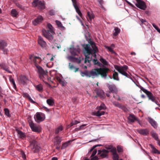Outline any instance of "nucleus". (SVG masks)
<instances>
[{
	"label": "nucleus",
	"instance_id": "22",
	"mask_svg": "<svg viewBox=\"0 0 160 160\" xmlns=\"http://www.w3.org/2000/svg\"><path fill=\"white\" fill-rule=\"evenodd\" d=\"M148 119L149 122L153 127L154 128H156L157 127V122L154 120L152 118L150 117H148Z\"/></svg>",
	"mask_w": 160,
	"mask_h": 160
},
{
	"label": "nucleus",
	"instance_id": "52",
	"mask_svg": "<svg viewBox=\"0 0 160 160\" xmlns=\"http://www.w3.org/2000/svg\"><path fill=\"white\" fill-rule=\"evenodd\" d=\"M20 154L23 159H25L26 158V154L24 151H21L20 152Z\"/></svg>",
	"mask_w": 160,
	"mask_h": 160
},
{
	"label": "nucleus",
	"instance_id": "21",
	"mask_svg": "<svg viewBox=\"0 0 160 160\" xmlns=\"http://www.w3.org/2000/svg\"><path fill=\"white\" fill-rule=\"evenodd\" d=\"M108 88L110 92L115 93H117L118 92V90L116 86L114 84L110 85L108 86Z\"/></svg>",
	"mask_w": 160,
	"mask_h": 160
},
{
	"label": "nucleus",
	"instance_id": "18",
	"mask_svg": "<svg viewBox=\"0 0 160 160\" xmlns=\"http://www.w3.org/2000/svg\"><path fill=\"white\" fill-rule=\"evenodd\" d=\"M96 93L97 96L102 99H104L105 97L104 92L101 89H98Z\"/></svg>",
	"mask_w": 160,
	"mask_h": 160
},
{
	"label": "nucleus",
	"instance_id": "20",
	"mask_svg": "<svg viewBox=\"0 0 160 160\" xmlns=\"http://www.w3.org/2000/svg\"><path fill=\"white\" fill-rule=\"evenodd\" d=\"M72 1L73 3V6L74 7L76 12L80 17H81V15H82V13L76 4V0H72Z\"/></svg>",
	"mask_w": 160,
	"mask_h": 160
},
{
	"label": "nucleus",
	"instance_id": "5",
	"mask_svg": "<svg viewBox=\"0 0 160 160\" xmlns=\"http://www.w3.org/2000/svg\"><path fill=\"white\" fill-rule=\"evenodd\" d=\"M30 138V139H29V142L30 143L29 146L30 148L34 153L38 152L40 148L39 146L38 145L36 141L33 139L34 137L33 136H31Z\"/></svg>",
	"mask_w": 160,
	"mask_h": 160
},
{
	"label": "nucleus",
	"instance_id": "38",
	"mask_svg": "<svg viewBox=\"0 0 160 160\" xmlns=\"http://www.w3.org/2000/svg\"><path fill=\"white\" fill-rule=\"evenodd\" d=\"M151 134L152 137L154 138L156 140L158 141L159 140L158 135L154 131L152 132Z\"/></svg>",
	"mask_w": 160,
	"mask_h": 160
},
{
	"label": "nucleus",
	"instance_id": "63",
	"mask_svg": "<svg viewBox=\"0 0 160 160\" xmlns=\"http://www.w3.org/2000/svg\"><path fill=\"white\" fill-rule=\"evenodd\" d=\"M17 6L20 8L22 9V6L19 4H17Z\"/></svg>",
	"mask_w": 160,
	"mask_h": 160
},
{
	"label": "nucleus",
	"instance_id": "64",
	"mask_svg": "<svg viewBox=\"0 0 160 160\" xmlns=\"http://www.w3.org/2000/svg\"><path fill=\"white\" fill-rule=\"evenodd\" d=\"M98 66H99L100 67H101V66H103L102 64L101 63H100V62H98V64H97Z\"/></svg>",
	"mask_w": 160,
	"mask_h": 160
},
{
	"label": "nucleus",
	"instance_id": "47",
	"mask_svg": "<svg viewBox=\"0 0 160 160\" xmlns=\"http://www.w3.org/2000/svg\"><path fill=\"white\" fill-rule=\"evenodd\" d=\"M5 114L7 116L9 117L10 115L9 113V111L8 109L6 108L4 109Z\"/></svg>",
	"mask_w": 160,
	"mask_h": 160
},
{
	"label": "nucleus",
	"instance_id": "36",
	"mask_svg": "<svg viewBox=\"0 0 160 160\" xmlns=\"http://www.w3.org/2000/svg\"><path fill=\"white\" fill-rule=\"evenodd\" d=\"M47 103L49 106H52L54 105V102L52 99H48L47 100Z\"/></svg>",
	"mask_w": 160,
	"mask_h": 160
},
{
	"label": "nucleus",
	"instance_id": "50",
	"mask_svg": "<svg viewBox=\"0 0 160 160\" xmlns=\"http://www.w3.org/2000/svg\"><path fill=\"white\" fill-rule=\"evenodd\" d=\"M117 149L118 151V152H123V148L122 147L120 146H118L117 147Z\"/></svg>",
	"mask_w": 160,
	"mask_h": 160
},
{
	"label": "nucleus",
	"instance_id": "13",
	"mask_svg": "<svg viewBox=\"0 0 160 160\" xmlns=\"http://www.w3.org/2000/svg\"><path fill=\"white\" fill-rule=\"evenodd\" d=\"M110 151L104 149L102 150H98V154L102 158H108V154Z\"/></svg>",
	"mask_w": 160,
	"mask_h": 160
},
{
	"label": "nucleus",
	"instance_id": "16",
	"mask_svg": "<svg viewBox=\"0 0 160 160\" xmlns=\"http://www.w3.org/2000/svg\"><path fill=\"white\" fill-rule=\"evenodd\" d=\"M135 5L138 8L143 10H145L147 8L145 2L142 1L136 3Z\"/></svg>",
	"mask_w": 160,
	"mask_h": 160
},
{
	"label": "nucleus",
	"instance_id": "54",
	"mask_svg": "<svg viewBox=\"0 0 160 160\" xmlns=\"http://www.w3.org/2000/svg\"><path fill=\"white\" fill-rule=\"evenodd\" d=\"M49 13L50 15L52 16L55 14V13L54 11L53 10H51L49 11Z\"/></svg>",
	"mask_w": 160,
	"mask_h": 160
},
{
	"label": "nucleus",
	"instance_id": "19",
	"mask_svg": "<svg viewBox=\"0 0 160 160\" xmlns=\"http://www.w3.org/2000/svg\"><path fill=\"white\" fill-rule=\"evenodd\" d=\"M38 42L39 44L42 48H45L47 45L46 42L44 41L43 38L41 36L38 37Z\"/></svg>",
	"mask_w": 160,
	"mask_h": 160
},
{
	"label": "nucleus",
	"instance_id": "46",
	"mask_svg": "<svg viewBox=\"0 0 160 160\" xmlns=\"http://www.w3.org/2000/svg\"><path fill=\"white\" fill-rule=\"evenodd\" d=\"M9 80L12 83V84L13 85V87L14 88H16V85L14 81V79L10 77L9 78Z\"/></svg>",
	"mask_w": 160,
	"mask_h": 160
},
{
	"label": "nucleus",
	"instance_id": "53",
	"mask_svg": "<svg viewBox=\"0 0 160 160\" xmlns=\"http://www.w3.org/2000/svg\"><path fill=\"white\" fill-rule=\"evenodd\" d=\"M106 148L107 149V150H110L111 152H112V149L113 148L112 147L110 146H106Z\"/></svg>",
	"mask_w": 160,
	"mask_h": 160
},
{
	"label": "nucleus",
	"instance_id": "57",
	"mask_svg": "<svg viewBox=\"0 0 160 160\" xmlns=\"http://www.w3.org/2000/svg\"><path fill=\"white\" fill-rule=\"evenodd\" d=\"M97 152V150L96 149L94 150L93 152L91 155V157H93L95 156V155L96 154Z\"/></svg>",
	"mask_w": 160,
	"mask_h": 160
},
{
	"label": "nucleus",
	"instance_id": "27",
	"mask_svg": "<svg viewBox=\"0 0 160 160\" xmlns=\"http://www.w3.org/2000/svg\"><path fill=\"white\" fill-rule=\"evenodd\" d=\"M150 146L152 153L160 154V152L153 145L151 144Z\"/></svg>",
	"mask_w": 160,
	"mask_h": 160
},
{
	"label": "nucleus",
	"instance_id": "10",
	"mask_svg": "<svg viewBox=\"0 0 160 160\" xmlns=\"http://www.w3.org/2000/svg\"><path fill=\"white\" fill-rule=\"evenodd\" d=\"M34 118L36 122L38 123L43 121L45 118V116L42 113L37 112L35 115Z\"/></svg>",
	"mask_w": 160,
	"mask_h": 160
},
{
	"label": "nucleus",
	"instance_id": "15",
	"mask_svg": "<svg viewBox=\"0 0 160 160\" xmlns=\"http://www.w3.org/2000/svg\"><path fill=\"white\" fill-rule=\"evenodd\" d=\"M114 68L118 72H121V71H126L128 68V66L125 65L123 66H118L115 65L114 66Z\"/></svg>",
	"mask_w": 160,
	"mask_h": 160
},
{
	"label": "nucleus",
	"instance_id": "41",
	"mask_svg": "<svg viewBox=\"0 0 160 160\" xmlns=\"http://www.w3.org/2000/svg\"><path fill=\"white\" fill-rule=\"evenodd\" d=\"M70 141H69L67 142H66L63 143L62 145L61 149H63L66 148V147H67L68 146L69 144L70 143Z\"/></svg>",
	"mask_w": 160,
	"mask_h": 160
},
{
	"label": "nucleus",
	"instance_id": "6",
	"mask_svg": "<svg viewBox=\"0 0 160 160\" xmlns=\"http://www.w3.org/2000/svg\"><path fill=\"white\" fill-rule=\"evenodd\" d=\"M140 88L141 90L142 91L147 95L149 100H151L152 102H154L156 104L158 105V102L155 101V98L151 92L148 91L147 89H145L141 86L140 87Z\"/></svg>",
	"mask_w": 160,
	"mask_h": 160
},
{
	"label": "nucleus",
	"instance_id": "51",
	"mask_svg": "<svg viewBox=\"0 0 160 160\" xmlns=\"http://www.w3.org/2000/svg\"><path fill=\"white\" fill-rule=\"evenodd\" d=\"M113 104L115 106L119 108H121L122 107L121 104L118 102H113Z\"/></svg>",
	"mask_w": 160,
	"mask_h": 160
},
{
	"label": "nucleus",
	"instance_id": "26",
	"mask_svg": "<svg viewBox=\"0 0 160 160\" xmlns=\"http://www.w3.org/2000/svg\"><path fill=\"white\" fill-rule=\"evenodd\" d=\"M87 16L89 19V20H88L89 21H91L94 18V15L92 12H87ZM87 19H88V18Z\"/></svg>",
	"mask_w": 160,
	"mask_h": 160
},
{
	"label": "nucleus",
	"instance_id": "9",
	"mask_svg": "<svg viewBox=\"0 0 160 160\" xmlns=\"http://www.w3.org/2000/svg\"><path fill=\"white\" fill-rule=\"evenodd\" d=\"M8 44L6 41L3 40H0V50L2 51L4 54H8V49L6 48Z\"/></svg>",
	"mask_w": 160,
	"mask_h": 160
},
{
	"label": "nucleus",
	"instance_id": "37",
	"mask_svg": "<svg viewBox=\"0 0 160 160\" xmlns=\"http://www.w3.org/2000/svg\"><path fill=\"white\" fill-rule=\"evenodd\" d=\"M112 78L115 80L118 81L119 80L118 77V73L115 71H114V73L113 74V77Z\"/></svg>",
	"mask_w": 160,
	"mask_h": 160
},
{
	"label": "nucleus",
	"instance_id": "17",
	"mask_svg": "<svg viewBox=\"0 0 160 160\" xmlns=\"http://www.w3.org/2000/svg\"><path fill=\"white\" fill-rule=\"evenodd\" d=\"M0 67L1 68L8 72V73H12V72L9 70V67L6 63L3 62L0 63Z\"/></svg>",
	"mask_w": 160,
	"mask_h": 160
},
{
	"label": "nucleus",
	"instance_id": "60",
	"mask_svg": "<svg viewBox=\"0 0 160 160\" xmlns=\"http://www.w3.org/2000/svg\"><path fill=\"white\" fill-rule=\"evenodd\" d=\"M98 158L97 156H95L91 158V160H98Z\"/></svg>",
	"mask_w": 160,
	"mask_h": 160
},
{
	"label": "nucleus",
	"instance_id": "8",
	"mask_svg": "<svg viewBox=\"0 0 160 160\" xmlns=\"http://www.w3.org/2000/svg\"><path fill=\"white\" fill-rule=\"evenodd\" d=\"M106 108V107L103 103H102L100 106L97 107V109L98 110V111L96 112L95 115L98 117H100L103 115L105 113L104 111H101V110H105Z\"/></svg>",
	"mask_w": 160,
	"mask_h": 160
},
{
	"label": "nucleus",
	"instance_id": "39",
	"mask_svg": "<svg viewBox=\"0 0 160 160\" xmlns=\"http://www.w3.org/2000/svg\"><path fill=\"white\" fill-rule=\"evenodd\" d=\"M113 158L114 160H118L119 156L116 151L113 152Z\"/></svg>",
	"mask_w": 160,
	"mask_h": 160
},
{
	"label": "nucleus",
	"instance_id": "34",
	"mask_svg": "<svg viewBox=\"0 0 160 160\" xmlns=\"http://www.w3.org/2000/svg\"><path fill=\"white\" fill-rule=\"evenodd\" d=\"M80 74L82 77L86 76L90 77L89 72L87 70H86L84 72L80 71Z\"/></svg>",
	"mask_w": 160,
	"mask_h": 160
},
{
	"label": "nucleus",
	"instance_id": "58",
	"mask_svg": "<svg viewBox=\"0 0 160 160\" xmlns=\"http://www.w3.org/2000/svg\"><path fill=\"white\" fill-rule=\"evenodd\" d=\"M92 62L94 65H97L98 64L99 62V61L97 59H93Z\"/></svg>",
	"mask_w": 160,
	"mask_h": 160
},
{
	"label": "nucleus",
	"instance_id": "2",
	"mask_svg": "<svg viewBox=\"0 0 160 160\" xmlns=\"http://www.w3.org/2000/svg\"><path fill=\"white\" fill-rule=\"evenodd\" d=\"M29 59L34 62L39 78L44 81L47 77V73L38 64V63H40L44 58L42 59L40 57L31 55L29 56Z\"/></svg>",
	"mask_w": 160,
	"mask_h": 160
},
{
	"label": "nucleus",
	"instance_id": "44",
	"mask_svg": "<svg viewBox=\"0 0 160 160\" xmlns=\"http://www.w3.org/2000/svg\"><path fill=\"white\" fill-rule=\"evenodd\" d=\"M62 129L63 128L61 126H59L56 130L55 131V133L56 134H58L60 131H62Z\"/></svg>",
	"mask_w": 160,
	"mask_h": 160
},
{
	"label": "nucleus",
	"instance_id": "35",
	"mask_svg": "<svg viewBox=\"0 0 160 160\" xmlns=\"http://www.w3.org/2000/svg\"><path fill=\"white\" fill-rule=\"evenodd\" d=\"M98 2L99 4V7L104 11H106V8L103 6V0H98Z\"/></svg>",
	"mask_w": 160,
	"mask_h": 160
},
{
	"label": "nucleus",
	"instance_id": "43",
	"mask_svg": "<svg viewBox=\"0 0 160 160\" xmlns=\"http://www.w3.org/2000/svg\"><path fill=\"white\" fill-rule=\"evenodd\" d=\"M140 20L142 25H144L145 26H148L149 24L148 22L145 19H140Z\"/></svg>",
	"mask_w": 160,
	"mask_h": 160
},
{
	"label": "nucleus",
	"instance_id": "32",
	"mask_svg": "<svg viewBox=\"0 0 160 160\" xmlns=\"http://www.w3.org/2000/svg\"><path fill=\"white\" fill-rule=\"evenodd\" d=\"M120 32V29L118 27H115L113 31V35L114 36H116L118 35Z\"/></svg>",
	"mask_w": 160,
	"mask_h": 160
},
{
	"label": "nucleus",
	"instance_id": "31",
	"mask_svg": "<svg viewBox=\"0 0 160 160\" xmlns=\"http://www.w3.org/2000/svg\"><path fill=\"white\" fill-rule=\"evenodd\" d=\"M55 144H57L58 145H60L61 142V138H60L59 136H57L55 138Z\"/></svg>",
	"mask_w": 160,
	"mask_h": 160
},
{
	"label": "nucleus",
	"instance_id": "3",
	"mask_svg": "<svg viewBox=\"0 0 160 160\" xmlns=\"http://www.w3.org/2000/svg\"><path fill=\"white\" fill-rule=\"evenodd\" d=\"M109 71V69L104 66L103 68H96L89 71L90 77L94 78L100 75L102 78L106 79L107 74Z\"/></svg>",
	"mask_w": 160,
	"mask_h": 160
},
{
	"label": "nucleus",
	"instance_id": "12",
	"mask_svg": "<svg viewBox=\"0 0 160 160\" xmlns=\"http://www.w3.org/2000/svg\"><path fill=\"white\" fill-rule=\"evenodd\" d=\"M80 50L78 46L75 48L73 47L70 48V51L71 54L73 56L78 55L80 53Z\"/></svg>",
	"mask_w": 160,
	"mask_h": 160
},
{
	"label": "nucleus",
	"instance_id": "56",
	"mask_svg": "<svg viewBox=\"0 0 160 160\" xmlns=\"http://www.w3.org/2000/svg\"><path fill=\"white\" fill-rule=\"evenodd\" d=\"M59 82L62 86H64L66 85V83L64 80H62Z\"/></svg>",
	"mask_w": 160,
	"mask_h": 160
},
{
	"label": "nucleus",
	"instance_id": "49",
	"mask_svg": "<svg viewBox=\"0 0 160 160\" xmlns=\"http://www.w3.org/2000/svg\"><path fill=\"white\" fill-rule=\"evenodd\" d=\"M106 48H107L108 51L110 52L112 54H116V53L113 50V49L112 48H111L108 47V46H107L106 47Z\"/></svg>",
	"mask_w": 160,
	"mask_h": 160
},
{
	"label": "nucleus",
	"instance_id": "61",
	"mask_svg": "<svg viewBox=\"0 0 160 160\" xmlns=\"http://www.w3.org/2000/svg\"><path fill=\"white\" fill-rule=\"evenodd\" d=\"M152 24L153 27L155 28L156 30H157L158 28V27H157L154 23H153Z\"/></svg>",
	"mask_w": 160,
	"mask_h": 160
},
{
	"label": "nucleus",
	"instance_id": "40",
	"mask_svg": "<svg viewBox=\"0 0 160 160\" xmlns=\"http://www.w3.org/2000/svg\"><path fill=\"white\" fill-rule=\"evenodd\" d=\"M18 14V13L16 9H13L11 11V14L12 16L16 17Z\"/></svg>",
	"mask_w": 160,
	"mask_h": 160
},
{
	"label": "nucleus",
	"instance_id": "29",
	"mask_svg": "<svg viewBox=\"0 0 160 160\" xmlns=\"http://www.w3.org/2000/svg\"><path fill=\"white\" fill-rule=\"evenodd\" d=\"M118 72L126 77L130 78L132 81L134 82L132 78L126 72V71H121V72L119 71Z\"/></svg>",
	"mask_w": 160,
	"mask_h": 160
},
{
	"label": "nucleus",
	"instance_id": "45",
	"mask_svg": "<svg viewBox=\"0 0 160 160\" xmlns=\"http://www.w3.org/2000/svg\"><path fill=\"white\" fill-rule=\"evenodd\" d=\"M100 61L104 65H107L108 62L106 60L102 57H101L100 58Z\"/></svg>",
	"mask_w": 160,
	"mask_h": 160
},
{
	"label": "nucleus",
	"instance_id": "14",
	"mask_svg": "<svg viewBox=\"0 0 160 160\" xmlns=\"http://www.w3.org/2000/svg\"><path fill=\"white\" fill-rule=\"evenodd\" d=\"M43 20L42 17L41 16H39L32 21V23L34 25L36 26L41 22Z\"/></svg>",
	"mask_w": 160,
	"mask_h": 160
},
{
	"label": "nucleus",
	"instance_id": "11",
	"mask_svg": "<svg viewBox=\"0 0 160 160\" xmlns=\"http://www.w3.org/2000/svg\"><path fill=\"white\" fill-rule=\"evenodd\" d=\"M29 124L32 131L38 133H39L41 131L40 127L37 126L32 121L30 122Z\"/></svg>",
	"mask_w": 160,
	"mask_h": 160
},
{
	"label": "nucleus",
	"instance_id": "7",
	"mask_svg": "<svg viewBox=\"0 0 160 160\" xmlns=\"http://www.w3.org/2000/svg\"><path fill=\"white\" fill-rule=\"evenodd\" d=\"M32 4L35 7H38V8L40 10L44 9L45 8L44 1L34 0L32 2Z\"/></svg>",
	"mask_w": 160,
	"mask_h": 160
},
{
	"label": "nucleus",
	"instance_id": "62",
	"mask_svg": "<svg viewBox=\"0 0 160 160\" xmlns=\"http://www.w3.org/2000/svg\"><path fill=\"white\" fill-rule=\"evenodd\" d=\"M95 148V146H94L92 148H91L90 149V151H89V152H92Z\"/></svg>",
	"mask_w": 160,
	"mask_h": 160
},
{
	"label": "nucleus",
	"instance_id": "48",
	"mask_svg": "<svg viewBox=\"0 0 160 160\" xmlns=\"http://www.w3.org/2000/svg\"><path fill=\"white\" fill-rule=\"evenodd\" d=\"M79 123V121H78L77 120H75L72 121L71 122V123H70V127H72L73 125L77 124L78 123Z\"/></svg>",
	"mask_w": 160,
	"mask_h": 160
},
{
	"label": "nucleus",
	"instance_id": "4",
	"mask_svg": "<svg viewBox=\"0 0 160 160\" xmlns=\"http://www.w3.org/2000/svg\"><path fill=\"white\" fill-rule=\"evenodd\" d=\"M47 28L48 30H44L43 31L42 33L44 36L48 39L49 41L52 43H54L55 39L54 38L53 36L55 32L53 31V28L52 25L50 23L47 24Z\"/></svg>",
	"mask_w": 160,
	"mask_h": 160
},
{
	"label": "nucleus",
	"instance_id": "1",
	"mask_svg": "<svg viewBox=\"0 0 160 160\" xmlns=\"http://www.w3.org/2000/svg\"><path fill=\"white\" fill-rule=\"evenodd\" d=\"M89 44H84L83 45L84 48L83 53L85 56L84 63L85 65H83L82 68L87 69V67L91 66V62L92 60V57L96 58V53L98 52V50L95 43L93 41H91Z\"/></svg>",
	"mask_w": 160,
	"mask_h": 160
},
{
	"label": "nucleus",
	"instance_id": "28",
	"mask_svg": "<svg viewBox=\"0 0 160 160\" xmlns=\"http://www.w3.org/2000/svg\"><path fill=\"white\" fill-rule=\"evenodd\" d=\"M55 22L57 25L58 28L62 30H64L65 29V28L62 26L61 22L59 21L56 20L55 21Z\"/></svg>",
	"mask_w": 160,
	"mask_h": 160
},
{
	"label": "nucleus",
	"instance_id": "59",
	"mask_svg": "<svg viewBox=\"0 0 160 160\" xmlns=\"http://www.w3.org/2000/svg\"><path fill=\"white\" fill-rule=\"evenodd\" d=\"M69 67L70 69L72 70L73 69H74L75 68V67L72 64L71 65L70 63H69Z\"/></svg>",
	"mask_w": 160,
	"mask_h": 160
},
{
	"label": "nucleus",
	"instance_id": "42",
	"mask_svg": "<svg viewBox=\"0 0 160 160\" xmlns=\"http://www.w3.org/2000/svg\"><path fill=\"white\" fill-rule=\"evenodd\" d=\"M35 87L36 89L39 92L42 91L43 89V88L41 84L35 86Z\"/></svg>",
	"mask_w": 160,
	"mask_h": 160
},
{
	"label": "nucleus",
	"instance_id": "55",
	"mask_svg": "<svg viewBox=\"0 0 160 160\" xmlns=\"http://www.w3.org/2000/svg\"><path fill=\"white\" fill-rule=\"evenodd\" d=\"M28 98L29 101L32 103H35V102L31 98V97H30L29 95H28Z\"/></svg>",
	"mask_w": 160,
	"mask_h": 160
},
{
	"label": "nucleus",
	"instance_id": "33",
	"mask_svg": "<svg viewBox=\"0 0 160 160\" xmlns=\"http://www.w3.org/2000/svg\"><path fill=\"white\" fill-rule=\"evenodd\" d=\"M128 120L132 122H134L136 120V118L135 116L132 114H130L129 115L128 118Z\"/></svg>",
	"mask_w": 160,
	"mask_h": 160
},
{
	"label": "nucleus",
	"instance_id": "25",
	"mask_svg": "<svg viewBox=\"0 0 160 160\" xmlns=\"http://www.w3.org/2000/svg\"><path fill=\"white\" fill-rule=\"evenodd\" d=\"M20 80L21 83L23 85H25L27 83L28 79L24 76H22L20 77Z\"/></svg>",
	"mask_w": 160,
	"mask_h": 160
},
{
	"label": "nucleus",
	"instance_id": "24",
	"mask_svg": "<svg viewBox=\"0 0 160 160\" xmlns=\"http://www.w3.org/2000/svg\"><path fill=\"white\" fill-rule=\"evenodd\" d=\"M17 133L19 137L22 139H23L26 137V135L25 133L19 130H16Z\"/></svg>",
	"mask_w": 160,
	"mask_h": 160
},
{
	"label": "nucleus",
	"instance_id": "23",
	"mask_svg": "<svg viewBox=\"0 0 160 160\" xmlns=\"http://www.w3.org/2000/svg\"><path fill=\"white\" fill-rule=\"evenodd\" d=\"M67 58L70 61L73 62H77L78 63H80L81 60L78 58H76L72 56H69L67 57Z\"/></svg>",
	"mask_w": 160,
	"mask_h": 160
},
{
	"label": "nucleus",
	"instance_id": "30",
	"mask_svg": "<svg viewBox=\"0 0 160 160\" xmlns=\"http://www.w3.org/2000/svg\"><path fill=\"white\" fill-rule=\"evenodd\" d=\"M138 132L140 134H142L144 136L147 135L148 132L146 129H141L138 130Z\"/></svg>",
	"mask_w": 160,
	"mask_h": 160
}]
</instances>
